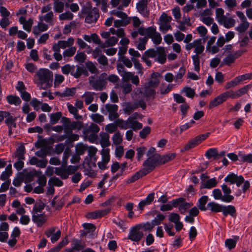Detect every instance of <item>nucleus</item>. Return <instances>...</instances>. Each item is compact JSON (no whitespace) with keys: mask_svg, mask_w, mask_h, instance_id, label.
<instances>
[{"mask_svg":"<svg viewBox=\"0 0 252 252\" xmlns=\"http://www.w3.org/2000/svg\"><path fill=\"white\" fill-rule=\"evenodd\" d=\"M119 61L122 62L124 65H125L127 68H131L132 66L131 60L130 61L128 58H126L125 56L119 57Z\"/></svg>","mask_w":252,"mask_h":252,"instance_id":"obj_62","label":"nucleus"},{"mask_svg":"<svg viewBox=\"0 0 252 252\" xmlns=\"http://www.w3.org/2000/svg\"><path fill=\"white\" fill-rule=\"evenodd\" d=\"M85 95H86L85 102L87 105H89L93 101L95 93L94 92H86L82 96L83 97Z\"/></svg>","mask_w":252,"mask_h":252,"instance_id":"obj_32","label":"nucleus"},{"mask_svg":"<svg viewBox=\"0 0 252 252\" xmlns=\"http://www.w3.org/2000/svg\"><path fill=\"white\" fill-rule=\"evenodd\" d=\"M91 41L96 44H98L99 46L101 48L105 47V44H104L100 40L99 36L96 33H92L91 34Z\"/></svg>","mask_w":252,"mask_h":252,"instance_id":"obj_33","label":"nucleus"},{"mask_svg":"<svg viewBox=\"0 0 252 252\" xmlns=\"http://www.w3.org/2000/svg\"><path fill=\"white\" fill-rule=\"evenodd\" d=\"M251 85L248 84L246 86H244L242 88L239 89L237 91H236V94L237 97H239L246 94L248 92V91L251 89Z\"/></svg>","mask_w":252,"mask_h":252,"instance_id":"obj_45","label":"nucleus"},{"mask_svg":"<svg viewBox=\"0 0 252 252\" xmlns=\"http://www.w3.org/2000/svg\"><path fill=\"white\" fill-rule=\"evenodd\" d=\"M239 240V236H233V238H229L225 240V246L229 250H232L236 247L237 243Z\"/></svg>","mask_w":252,"mask_h":252,"instance_id":"obj_14","label":"nucleus"},{"mask_svg":"<svg viewBox=\"0 0 252 252\" xmlns=\"http://www.w3.org/2000/svg\"><path fill=\"white\" fill-rule=\"evenodd\" d=\"M238 80V81L239 84H240L242 82L245 81L246 80H250L252 79V73H246L243 75H239L236 77Z\"/></svg>","mask_w":252,"mask_h":252,"instance_id":"obj_56","label":"nucleus"},{"mask_svg":"<svg viewBox=\"0 0 252 252\" xmlns=\"http://www.w3.org/2000/svg\"><path fill=\"white\" fill-rule=\"evenodd\" d=\"M86 67L92 74L97 73L98 69L92 62L89 61L85 63Z\"/></svg>","mask_w":252,"mask_h":252,"instance_id":"obj_46","label":"nucleus"},{"mask_svg":"<svg viewBox=\"0 0 252 252\" xmlns=\"http://www.w3.org/2000/svg\"><path fill=\"white\" fill-rule=\"evenodd\" d=\"M47 220V218H41L35 215H32V220L35 223L37 227H41Z\"/></svg>","mask_w":252,"mask_h":252,"instance_id":"obj_30","label":"nucleus"},{"mask_svg":"<svg viewBox=\"0 0 252 252\" xmlns=\"http://www.w3.org/2000/svg\"><path fill=\"white\" fill-rule=\"evenodd\" d=\"M90 84L95 91H102L105 89L97 80H90Z\"/></svg>","mask_w":252,"mask_h":252,"instance_id":"obj_37","label":"nucleus"},{"mask_svg":"<svg viewBox=\"0 0 252 252\" xmlns=\"http://www.w3.org/2000/svg\"><path fill=\"white\" fill-rule=\"evenodd\" d=\"M50 122L51 125H55L57 124L59 120L62 118V113L61 112H57L50 115Z\"/></svg>","mask_w":252,"mask_h":252,"instance_id":"obj_29","label":"nucleus"},{"mask_svg":"<svg viewBox=\"0 0 252 252\" xmlns=\"http://www.w3.org/2000/svg\"><path fill=\"white\" fill-rule=\"evenodd\" d=\"M236 58L232 54H230L223 59L220 66H222L223 64L230 66L231 63L234 62Z\"/></svg>","mask_w":252,"mask_h":252,"instance_id":"obj_24","label":"nucleus"},{"mask_svg":"<svg viewBox=\"0 0 252 252\" xmlns=\"http://www.w3.org/2000/svg\"><path fill=\"white\" fill-rule=\"evenodd\" d=\"M221 213L223 216L225 217H226L228 216H230L232 218H236L237 215V211L235 206L231 205H223Z\"/></svg>","mask_w":252,"mask_h":252,"instance_id":"obj_8","label":"nucleus"},{"mask_svg":"<svg viewBox=\"0 0 252 252\" xmlns=\"http://www.w3.org/2000/svg\"><path fill=\"white\" fill-rule=\"evenodd\" d=\"M88 152L89 158L86 157L85 158V160L87 161L88 164H90L91 161V158H93L97 152V149L94 146L88 147Z\"/></svg>","mask_w":252,"mask_h":252,"instance_id":"obj_21","label":"nucleus"},{"mask_svg":"<svg viewBox=\"0 0 252 252\" xmlns=\"http://www.w3.org/2000/svg\"><path fill=\"white\" fill-rule=\"evenodd\" d=\"M196 30L200 36L203 38L204 40L208 38V37L206 36L208 31L205 26L203 25L200 26L196 28Z\"/></svg>","mask_w":252,"mask_h":252,"instance_id":"obj_49","label":"nucleus"},{"mask_svg":"<svg viewBox=\"0 0 252 252\" xmlns=\"http://www.w3.org/2000/svg\"><path fill=\"white\" fill-rule=\"evenodd\" d=\"M54 8L56 12L61 13L63 10L64 3L62 1H56L54 2Z\"/></svg>","mask_w":252,"mask_h":252,"instance_id":"obj_59","label":"nucleus"},{"mask_svg":"<svg viewBox=\"0 0 252 252\" xmlns=\"http://www.w3.org/2000/svg\"><path fill=\"white\" fill-rule=\"evenodd\" d=\"M76 92V88H66L65 90L63 92V96L64 97L72 96Z\"/></svg>","mask_w":252,"mask_h":252,"instance_id":"obj_48","label":"nucleus"},{"mask_svg":"<svg viewBox=\"0 0 252 252\" xmlns=\"http://www.w3.org/2000/svg\"><path fill=\"white\" fill-rule=\"evenodd\" d=\"M161 156L159 154H155L148 157L143 163V166L149 167V169L154 170L157 164L160 165Z\"/></svg>","mask_w":252,"mask_h":252,"instance_id":"obj_3","label":"nucleus"},{"mask_svg":"<svg viewBox=\"0 0 252 252\" xmlns=\"http://www.w3.org/2000/svg\"><path fill=\"white\" fill-rule=\"evenodd\" d=\"M130 23V20H115L114 22V26L116 28L125 27Z\"/></svg>","mask_w":252,"mask_h":252,"instance_id":"obj_51","label":"nucleus"},{"mask_svg":"<svg viewBox=\"0 0 252 252\" xmlns=\"http://www.w3.org/2000/svg\"><path fill=\"white\" fill-rule=\"evenodd\" d=\"M62 123H63L62 126L63 127L64 132H69L71 123L70 119L63 117L62 118Z\"/></svg>","mask_w":252,"mask_h":252,"instance_id":"obj_26","label":"nucleus"},{"mask_svg":"<svg viewBox=\"0 0 252 252\" xmlns=\"http://www.w3.org/2000/svg\"><path fill=\"white\" fill-rule=\"evenodd\" d=\"M146 150V147L144 146H141L140 147H138L136 148V151H137V160L138 161L140 160L141 159V158L143 157V155L145 154V152Z\"/></svg>","mask_w":252,"mask_h":252,"instance_id":"obj_63","label":"nucleus"},{"mask_svg":"<svg viewBox=\"0 0 252 252\" xmlns=\"http://www.w3.org/2000/svg\"><path fill=\"white\" fill-rule=\"evenodd\" d=\"M73 18V14L69 11H66L64 13H63L62 14L60 15L59 16V18L61 20H72Z\"/></svg>","mask_w":252,"mask_h":252,"instance_id":"obj_57","label":"nucleus"},{"mask_svg":"<svg viewBox=\"0 0 252 252\" xmlns=\"http://www.w3.org/2000/svg\"><path fill=\"white\" fill-rule=\"evenodd\" d=\"M88 146L85 145L83 143L79 142L75 146V152L76 154L81 156L83 155L87 150Z\"/></svg>","mask_w":252,"mask_h":252,"instance_id":"obj_22","label":"nucleus"},{"mask_svg":"<svg viewBox=\"0 0 252 252\" xmlns=\"http://www.w3.org/2000/svg\"><path fill=\"white\" fill-rule=\"evenodd\" d=\"M217 155L218 150L215 148H209L205 153V156L208 159L213 158L214 160H217Z\"/></svg>","mask_w":252,"mask_h":252,"instance_id":"obj_18","label":"nucleus"},{"mask_svg":"<svg viewBox=\"0 0 252 252\" xmlns=\"http://www.w3.org/2000/svg\"><path fill=\"white\" fill-rule=\"evenodd\" d=\"M17 177L15 178L12 182L13 185L15 187H19L21 184L23 182L24 180V175L22 173H19Z\"/></svg>","mask_w":252,"mask_h":252,"instance_id":"obj_53","label":"nucleus"},{"mask_svg":"<svg viewBox=\"0 0 252 252\" xmlns=\"http://www.w3.org/2000/svg\"><path fill=\"white\" fill-rule=\"evenodd\" d=\"M158 51L157 49L155 50L154 48H150L145 52L144 56L148 58H155L157 55Z\"/></svg>","mask_w":252,"mask_h":252,"instance_id":"obj_50","label":"nucleus"},{"mask_svg":"<svg viewBox=\"0 0 252 252\" xmlns=\"http://www.w3.org/2000/svg\"><path fill=\"white\" fill-rule=\"evenodd\" d=\"M84 68V66H77L76 72H74V70H73L71 71V75L76 79L79 78L82 75V72Z\"/></svg>","mask_w":252,"mask_h":252,"instance_id":"obj_40","label":"nucleus"},{"mask_svg":"<svg viewBox=\"0 0 252 252\" xmlns=\"http://www.w3.org/2000/svg\"><path fill=\"white\" fill-rule=\"evenodd\" d=\"M82 226L87 232H88V233H91L92 235H93L96 229L95 225L91 223H84L82 224Z\"/></svg>","mask_w":252,"mask_h":252,"instance_id":"obj_34","label":"nucleus"},{"mask_svg":"<svg viewBox=\"0 0 252 252\" xmlns=\"http://www.w3.org/2000/svg\"><path fill=\"white\" fill-rule=\"evenodd\" d=\"M250 26L249 22H242L237 27L236 30L240 33H243L245 32Z\"/></svg>","mask_w":252,"mask_h":252,"instance_id":"obj_41","label":"nucleus"},{"mask_svg":"<svg viewBox=\"0 0 252 252\" xmlns=\"http://www.w3.org/2000/svg\"><path fill=\"white\" fill-rule=\"evenodd\" d=\"M220 187L222 192L223 193V199L224 200V202H231L234 199V197L233 195H231V189L229 187H228L227 185L225 184H223L222 185H221Z\"/></svg>","mask_w":252,"mask_h":252,"instance_id":"obj_7","label":"nucleus"},{"mask_svg":"<svg viewBox=\"0 0 252 252\" xmlns=\"http://www.w3.org/2000/svg\"><path fill=\"white\" fill-rule=\"evenodd\" d=\"M39 77L40 83L44 85L43 89L50 88L52 85V73L47 68H40L36 73Z\"/></svg>","mask_w":252,"mask_h":252,"instance_id":"obj_1","label":"nucleus"},{"mask_svg":"<svg viewBox=\"0 0 252 252\" xmlns=\"http://www.w3.org/2000/svg\"><path fill=\"white\" fill-rule=\"evenodd\" d=\"M168 220L174 223L180 221V216L177 213H171L169 216Z\"/></svg>","mask_w":252,"mask_h":252,"instance_id":"obj_61","label":"nucleus"},{"mask_svg":"<svg viewBox=\"0 0 252 252\" xmlns=\"http://www.w3.org/2000/svg\"><path fill=\"white\" fill-rule=\"evenodd\" d=\"M144 94L146 97H152L153 98H155L156 92L154 89L146 87L144 90Z\"/></svg>","mask_w":252,"mask_h":252,"instance_id":"obj_52","label":"nucleus"},{"mask_svg":"<svg viewBox=\"0 0 252 252\" xmlns=\"http://www.w3.org/2000/svg\"><path fill=\"white\" fill-rule=\"evenodd\" d=\"M105 108L109 113L116 112L118 110V106L116 104H106Z\"/></svg>","mask_w":252,"mask_h":252,"instance_id":"obj_64","label":"nucleus"},{"mask_svg":"<svg viewBox=\"0 0 252 252\" xmlns=\"http://www.w3.org/2000/svg\"><path fill=\"white\" fill-rule=\"evenodd\" d=\"M178 198L183 199L182 201L179 203L177 207H178V209L180 213L182 215H184L187 212L188 209L191 207V206L192 205V204L186 202V199L184 197H179Z\"/></svg>","mask_w":252,"mask_h":252,"instance_id":"obj_12","label":"nucleus"},{"mask_svg":"<svg viewBox=\"0 0 252 252\" xmlns=\"http://www.w3.org/2000/svg\"><path fill=\"white\" fill-rule=\"evenodd\" d=\"M76 48L75 47H71L70 48L65 50L63 52L64 57H71L74 55L76 52Z\"/></svg>","mask_w":252,"mask_h":252,"instance_id":"obj_58","label":"nucleus"},{"mask_svg":"<svg viewBox=\"0 0 252 252\" xmlns=\"http://www.w3.org/2000/svg\"><path fill=\"white\" fill-rule=\"evenodd\" d=\"M157 49L158 51L157 55L158 57L156 59V61L160 64H163L166 61L164 48L161 46H159L157 47Z\"/></svg>","mask_w":252,"mask_h":252,"instance_id":"obj_13","label":"nucleus"},{"mask_svg":"<svg viewBox=\"0 0 252 252\" xmlns=\"http://www.w3.org/2000/svg\"><path fill=\"white\" fill-rule=\"evenodd\" d=\"M115 123L117 127H119L121 129H126L129 128V126H127V122L122 119H117L115 121Z\"/></svg>","mask_w":252,"mask_h":252,"instance_id":"obj_39","label":"nucleus"},{"mask_svg":"<svg viewBox=\"0 0 252 252\" xmlns=\"http://www.w3.org/2000/svg\"><path fill=\"white\" fill-rule=\"evenodd\" d=\"M87 56L84 52L77 53L74 57L75 60L78 61L79 63H82L85 62Z\"/></svg>","mask_w":252,"mask_h":252,"instance_id":"obj_60","label":"nucleus"},{"mask_svg":"<svg viewBox=\"0 0 252 252\" xmlns=\"http://www.w3.org/2000/svg\"><path fill=\"white\" fill-rule=\"evenodd\" d=\"M82 13L87 14L85 19V22L88 24L96 23L99 17V10L97 7L92 9L83 10Z\"/></svg>","mask_w":252,"mask_h":252,"instance_id":"obj_2","label":"nucleus"},{"mask_svg":"<svg viewBox=\"0 0 252 252\" xmlns=\"http://www.w3.org/2000/svg\"><path fill=\"white\" fill-rule=\"evenodd\" d=\"M63 184V182L56 176L50 178L48 181L49 185H52L57 187H62Z\"/></svg>","mask_w":252,"mask_h":252,"instance_id":"obj_28","label":"nucleus"},{"mask_svg":"<svg viewBox=\"0 0 252 252\" xmlns=\"http://www.w3.org/2000/svg\"><path fill=\"white\" fill-rule=\"evenodd\" d=\"M113 142L114 145L120 144L123 140V137L119 131L117 132L112 137Z\"/></svg>","mask_w":252,"mask_h":252,"instance_id":"obj_47","label":"nucleus"},{"mask_svg":"<svg viewBox=\"0 0 252 252\" xmlns=\"http://www.w3.org/2000/svg\"><path fill=\"white\" fill-rule=\"evenodd\" d=\"M183 91L186 93V95L189 98H192L195 95V91L189 87H185Z\"/></svg>","mask_w":252,"mask_h":252,"instance_id":"obj_54","label":"nucleus"},{"mask_svg":"<svg viewBox=\"0 0 252 252\" xmlns=\"http://www.w3.org/2000/svg\"><path fill=\"white\" fill-rule=\"evenodd\" d=\"M136 225L140 230L142 229L144 231H150L155 226L153 224L152 221L151 222L147 221L145 223H140L136 224Z\"/></svg>","mask_w":252,"mask_h":252,"instance_id":"obj_17","label":"nucleus"},{"mask_svg":"<svg viewBox=\"0 0 252 252\" xmlns=\"http://www.w3.org/2000/svg\"><path fill=\"white\" fill-rule=\"evenodd\" d=\"M223 205L212 201L207 204V209L215 213L222 212Z\"/></svg>","mask_w":252,"mask_h":252,"instance_id":"obj_11","label":"nucleus"},{"mask_svg":"<svg viewBox=\"0 0 252 252\" xmlns=\"http://www.w3.org/2000/svg\"><path fill=\"white\" fill-rule=\"evenodd\" d=\"M26 152V149L24 145H20L16 151V157L18 158L19 159L24 160L25 159V157L24 154Z\"/></svg>","mask_w":252,"mask_h":252,"instance_id":"obj_25","label":"nucleus"},{"mask_svg":"<svg viewBox=\"0 0 252 252\" xmlns=\"http://www.w3.org/2000/svg\"><path fill=\"white\" fill-rule=\"evenodd\" d=\"M144 236V233L135 225L130 228L127 239L132 242L138 243L142 240Z\"/></svg>","mask_w":252,"mask_h":252,"instance_id":"obj_4","label":"nucleus"},{"mask_svg":"<svg viewBox=\"0 0 252 252\" xmlns=\"http://www.w3.org/2000/svg\"><path fill=\"white\" fill-rule=\"evenodd\" d=\"M208 200V196L207 195L202 196L198 200L197 206L199 209L201 211H205L207 209V206L205 205Z\"/></svg>","mask_w":252,"mask_h":252,"instance_id":"obj_16","label":"nucleus"},{"mask_svg":"<svg viewBox=\"0 0 252 252\" xmlns=\"http://www.w3.org/2000/svg\"><path fill=\"white\" fill-rule=\"evenodd\" d=\"M118 41V39L115 36H111L109 37V38L106 40L105 43V47H111L114 46Z\"/></svg>","mask_w":252,"mask_h":252,"instance_id":"obj_55","label":"nucleus"},{"mask_svg":"<svg viewBox=\"0 0 252 252\" xmlns=\"http://www.w3.org/2000/svg\"><path fill=\"white\" fill-rule=\"evenodd\" d=\"M72 248L76 252H78L79 251L83 250L85 247V246L83 244H82L81 241L77 239H75V240H74V241L72 243Z\"/></svg>","mask_w":252,"mask_h":252,"instance_id":"obj_35","label":"nucleus"},{"mask_svg":"<svg viewBox=\"0 0 252 252\" xmlns=\"http://www.w3.org/2000/svg\"><path fill=\"white\" fill-rule=\"evenodd\" d=\"M225 183L229 185L236 184L240 187L244 182V178L242 175H238L233 172H230L224 179Z\"/></svg>","mask_w":252,"mask_h":252,"instance_id":"obj_5","label":"nucleus"},{"mask_svg":"<svg viewBox=\"0 0 252 252\" xmlns=\"http://www.w3.org/2000/svg\"><path fill=\"white\" fill-rule=\"evenodd\" d=\"M6 99L7 102L10 104H14L16 106L20 105L21 103V100L20 97L16 95H13L10 94L7 96Z\"/></svg>","mask_w":252,"mask_h":252,"instance_id":"obj_19","label":"nucleus"},{"mask_svg":"<svg viewBox=\"0 0 252 252\" xmlns=\"http://www.w3.org/2000/svg\"><path fill=\"white\" fill-rule=\"evenodd\" d=\"M212 194L215 200H220L222 202H224L223 195L220 189H215L212 191Z\"/></svg>","mask_w":252,"mask_h":252,"instance_id":"obj_42","label":"nucleus"},{"mask_svg":"<svg viewBox=\"0 0 252 252\" xmlns=\"http://www.w3.org/2000/svg\"><path fill=\"white\" fill-rule=\"evenodd\" d=\"M40 174V170H33L27 173L26 175V178L29 181H32L34 177H37V176H39Z\"/></svg>","mask_w":252,"mask_h":252,"instance_id":"obj_27","label":"nucleus"},{"mask_svg":"<svg viewBox=\"0 0 252 252\" xmlns=\"http://www.w3.org/2000/svg\"><path fill=\"white\" fill-rule=\"evenodd\" d=\"M149 0H140L136 4L137 10L144 17H148L149 11L147 10Z\"/></svg>","mask_w":252,"mask_h":252,"instance_id":"obj_6","label":"nucleus"},{"mask_svg":"<svg viewBox=\"0 0 252 252\" xmlns=\"http://www.w3.org/2000/svg\"><path fill=\"white\" fill-rule=\"evenodd\" d=\"M131 61L133 63L134 68L137 70L138 74H142L143 73L142 71V64L140 63L139 60L135 58H131Z\"/></svg>","mask_w":252,"mask_h":252,"instance_id":"obj_43","label":"nucleus"},{"mask_svg":"<svg viewBox=\"0 0 252 252\" xmlns=\"http://www.w3.org/2000/svg\"><path fill=\"white\" fill-rule=\"evenodd\" d=\"M176 157L175 153H171L166 154L163 156H161V160L160 163L161 164H165L172 159H173Z\"/></svg>","mask_w":252,"mask_h":252,"instance_id":"obj_31","label":"nucleus"},{"mask_svg":"<svg viewBox=\"0 0 252 252\" xmlns=\"http://www.w3.org/2000/svg\"><path fill=\"white\" fill-rule=\"evenodd\" d=\"M226 100V97H225L223 93H221L210 102L209 105V109L215 108L222 104Z\"/></svg>","mask_w":252,"mask_h":252,"instance_id":"obj_10","label":"nucleus"},{"mask_svg":"<svg viewBox=\"0 0 252 252\" xmlns=\"http://www.w3.org/2000/svg\"><path fill=\"white\" fill-rule=\"evenodd\" d=\"M83 127V122L81 121H73L71 123L70 128L69 132L75 129L80 130Z\"/></svg>","mask_w":252,"mask_h":252,"instance_id":"obj_38","label":"nucleus"},{"mask_svg":"<svg viewBox=\"0 0 252 252\" xmlns=\"http://www.w3.org/2000/svg\"><path fill=\"white\" fill-rule=\"evenodd\" d=\"M183 199L176 198L169 202L167 204L162 205L160 207V210L162 212L170 211L172 210L173 207H178L179 203L182 201Z\"/></svg>","mask_w":252,"mask_h":252,"instance_id":"obj_9","label":"nucleus"},{"mask_svg":"<svg viewBox=\"0 0 252 252\" xmlns=\"http://www.w3.org/2000/svg\"><path fill=\"white\" fill-rule=\"evenodd\" d=\"M127 167V163L126 162L121 163L120 171H119V173L116 174L110 180V182L115 181L120 176L125 175L124 172L125 171L126 168Z\"/></svg>","mask_w":252,"mask_h":252,"instance_id":"obj_20","label":"nucleus"},{"mask_svg":"<svg viewBox=\"0 0 252 252\" xmlns=\"http://www.w3.org/2000/svg\"><path fill=\"white\" fill-rule=\"evenodd\" d=\"M239 161L242 162L252 163V154H243L239 153Z\"/></svg>","mask_w":252,"mask_h":252,"instance_id":"obj_23","label":"nucleus"},{"mask_svg":"<svg viewBox=\"0 0 252 252\" xmlns=\"http://www.w3.org/2000/svg\"><path fill=\"white\" fill-rule=\"evenodd\" d=\"M165 219V216L163 214L159 212L157 216L152 221L153 222V224L156 225H159L161 224V221L164 220Z\"/></svg>","mask_w":252,"mask_h":252,"instance_id":"obj_36","label":"nucleus"},{"mask_svg":"<svg viewBox=\"0 0 252 252\" xmlns=\"http://www.w3.org/2000/svg\"><path fill=\"white\" fill-rule=\"evenodd\" d=\"M62 73L65 75H68L71 71L75 70L74 65H70L69 64H66L61 67Z\"/></svg>","mask_w":252,"mask_h":252,"instance_id":"obj_44","label":"nucleus"},{"mask_svg":"<svg viewBox=\"0 0 252 252\" xmlns=\"http://www.w3.org/2000/svg\"><path fill=\"white\" fill-rule=\"evenodd\" d=\"M99 135L101 137L100 144L102 148H104L110 145V142L109 141V135L104 132L100 133Z\"/></svg>","mask_w":252,"mask_h":252,"instance_id":"obj_15","label":"nucleus"}]
</instances>
